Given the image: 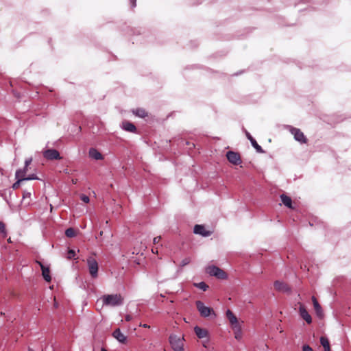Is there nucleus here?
I'll return each mask as SVG.
<instances>
[{"label": "nucleus", "instance_id": "c03bdc74", "mask_svg": "<svg viewBox=\"0 0 351 351\" xmlns=\"http://www.w3.org/2000/svg\"><path fill=\"white\" fill-rule=\"evenodd\" d=\"M152 252L153 253H154V252L158 253V251H157V250H156H156H154V249H152Z\"/></svg>", "mask_w": 351, "mask_h": 351}, {"label": "nucleus", "instance_id": "bb28decb", "mask_svg": "<svg viewBox=\"0 0 351 351\" xmlns=\"http://www.w3.org/2000/svg\"><path fill=\"white\" fill-rule=\"evenodd\" d=\"M0 233L2 234L3 237H5L7 236L5 225L2 221H0Z\"/></svg>", "mask_w": 351, "mask_h": 351}, {"label": "nucleus", "instance_id": "e433bc0d", "mask_svg": "<svg viewBox=\"0 0 351 351\" xmlns=\"http://www.w3.org/2000/svg\"><path fill=\"white\" fill-rule=\"evenodd\" d=\"M125 319L127 322H130L132 319V317L130 315H127Z\"/></svg>", "mask_w": 351, "mask_h": 351}, {"label": "nucleus", "instance_id": "393cba45", "mask_svg": "<svg viewBox=\"0 0 351 351\" xmlns=\"http://www.w3.org/2000/svg\"><path fill=\"white\" fill-rule=\"evenodd\" d=\"M75 234H76L75 230L72 228H67L65 230V235L67 237H69V238L74 237L75 236Z\"/></svg>", "mask_w": 351, "mask_h": 351}, {"label": "nucleus", "instance_id": "72a5a7b5", "mask_svg": "<svg viewBox=\"0 0 351 351\" xmlns=\"http://www.w3.org/2000/svg\"><path fill=\"white\" fill-rule=\"evenodd\" d=\"M32 161V157L26 158L25 160V165L26 167H28L31 164Z\"/></svg>", "mask_w": 351, "mask_h": 351}, {"label": "nucleus", "instance_id": "9b49d317", "mask_svg": "<svg viewBox=\"0 0 351 351\" xmlns=\"http://www.w3.org/2000/svg\"><path fill=\"white\" fill-rule=\"evenodd\" d=\"M299 313L300 317L306 321L307 324H311L312 318L311 315L306 311L305 306L303 304H300Z\"/></svg>", "mask_w": 351, "mask_h": 351}, {"label": "nucleus", "instance_id": "473e14b6", "mask_svg": "<svg viewBox=\"0 0 351 351\" xmlns=\"http://www.w3.org/2000/svg\"><path fill=\"white\" fill-rule=\"evenodd\" d=\"M302 351H313L308 345H304L302 346Z\"/></svg>", "mask_w": 351, "mask_h": 351}, {"label": "nucleus", "instance_id": "1a4fd4ad", "mask_svg": "<svg viewBox=\"0 0 351 351\" xmlns=\"http://www.w3.org/2000/svg\"><path fill=\"white\" fill-rule=\"evenodd\" d=\"M226 157L228 161L234 165H240L242 162L239 154L233 151H228Z\"/></svg>", "mask_w": 351, "mask_h": 351}, {"label": "nucleus", "instance_id": "f257e3e1", "mask_svg": "<svg viewBox=\"0 0 351 351\" xmlns=\"http://www.w3.org/2000/svg\"><path fill=\"white\" fill-rule=\"evenodd\" d=\"M103 305L106 306H119L123 304V298L120 294L104 295L100 298Z\"/></svg>", "mask_w": 351, "mask_h": 351}, {"label": "nucleus", "instance_id": "4be33fe9", "mask_svg": "<svg viewBox=\"0 0 351 351\" xmlns=\"http://www.w3.org/2000/svg\"><path fill=\"white\" fill-rule=\"evenodd\" d=\"M132 113L140 118H145L147 116V113L143 108H136L132 110Z\"/></svg>", "mask_w": 351, "mask_h": 351}, {"label": "nucleus", "instance_id": "f3484780", "mask_svg": "<svg viewBox=\"0 0 351 351\" xmlns=\"http://www.w3.org/2000/svg\"><path fill=\"white\" fill-rule=\"evenodd\" d=\"M122 128L130 132H135L136 130V128L132 123H130L129 121H123L122 123Z\"/></svg>", "mask_w": 351, "mask_h": 351}, {"label": "nucleus", "instance_id": "a19ab883", "mask_svg": "<svg viewBox=\"0 0 351 351\" xmlns=\"http://www.w3.org/2000/svg\"><path fill=\"white\" fill-rule=\"evenodd\" d=\"M101 351H108V350L104 348H101Z\"/></svg>", "mask_w": 351, "mask_h": 351}, {"label": "nucleus", "instance_id": "f704fd0d", "mask_svg": "<svg viewBox=\"0 0 351 351\" xmlns=\"http://www.w3.org/2000/svg\"><path fill=\"white\" fill-rule=\"evenodd\" d=\"M161 239V237L160 236H158V237H156L154 238V243H158Z\"/></svg>", "mask_w": 351, "mask_h": 351}, {"label": "nucleus", "instance_id": "f8f14e48", "mask_svg": "<svg viewBox=\"0 0 351 351\" xmlns=\"http://www.w3.org/2000/svg\"><path fill=\"white\" fill-rule=\"evenodd\" d=\"M245 136L247 138V139L250 141L252 147L256 149V151L258 153H261V154L265 153V151L263 149L261 146H260L257 143L256 141L252 136V135L250 134V132H248L247 130H245Z\"/></svg>", "mask_w": 351, "mask_h": 351}, {"label": "nucleus", "instance_id": "b1692460", "mask_svg": "<svg viewBox=\"0 0 351 351\" xmlns=\"http://www.w3.org/2000/svg\"><path fill=\"white\" fill-rule=\"evenodd\" d=\"M27 167L25 165L23 169H18L15 173L16 178H25L26 176V173L27 171Z\"/></svg>", "mask_w": 351, "mask_h": 351}, {"label": "nucleus", "instance_id": "37998d69", "mask_svg": "<svg viewBox=\"0 0 351 351\" xmlns=\"http://www.w3.org/2000/svg\"><path fill=\"white\" fill-rule=\"evenodd\" d=\"M152 252L153 253H154V252L158 253V251H157V250H156H156H154V249H152Z\"/></svg>", "mask_w": 351, "mask_h": 351}, {"label": "nucleus", "instance_id": "58836bf2", "mask_svg": "<svg viewBox=\"0 0 351 351\" xmlns=\"http://www.w3.org/2000/svg\"><path fill=\"white\" fill-rule=\"evenodd\" d=\"M235 330V338L238 339L239 338V335L241 333V332H239L237 330Z\"/></svg>", "mask_w": 351, "mask_h": 351}, {"label": "nucleus", "instance_id": "5701e85b", "mask_svg": "<svg viewBox=\"0 0 351 351\" xmlns=\"http://www.w3.org/2000/svg\"><path fill=\"white\" fill-rule=\"evenodd\" d=\"M320 343L323 346L324 351H330V343L328 338L325 337H321Z\"/></svg>", "mask_w": 351, "mask_h": 351}, {"label": "nucleus", "instance_id": "2f4dec72", "mask_svg": "<svg viewBox=\"0 0 351 351\" xmlns=\"http://www.w3.org/2000/svg\"><path fill=\"white\" fill-rule=\"evenodd\" d=\"M80 199L84 203H88L90 201V198L88 197V196L84 194L80 195Z\"/></svg>", "mask_w": 351, "mask_h": 351}, {"label": "nucleus", "instance_id": "ea45409f", "mask_svg": "<svg viewBox=\"0 0 351 351\" xmlns=\"http://www.w3.org/2000/svg\"><path fill=\"white\" fill-rule=\"evenodd\" d=\"M36 263L40 265L41 267V265H43L40 261H36Z\"/></svg>", "mask_w": 351, "mask_h": 351}, {"label": "nucleus", "instance_id": "6e6552de", "mask_svg": "<svg viewBox=\"0 0 351 351\" xmlns=\"http://www.w3.org/2000/svg\"><path fill=\"white\" fill-rule=\"evenodd\" d=\"M43 155L44 158L49 160L61 159L59 152L55 149H46L43 152Z\"/></svg>", "mask_w": 351, "mask_h": 351}, {"label": "nucleus", "instance_id": "4468645a", "mask_svg": "<svg viewBox=\"0 0 351 351\" xmlns=\"http://www.w3.org/2000/svg\"><path fill=\"white\" fill-rule=\"evenodd\" d=\"M88 156L94 160H102L104 158L102 154L95 148H90L88 151Z\"/></svg>", "mask_w": 351, "mask_h": 351}, {"label": "nucleus", "instance_id": "2eb2a0df", "mask_svg": "<svg viewBox=\"0 0 351 351\" xmlns=\"http://www.w3.org/2000/svg\"><path fill=\"white\" fill-rule=\"evenodd\" d=\"M312 302H313V306H314V308H315L317 315L319 317H322L324 315V313H323L322 306L319 304L318 301L317 300V299L315 296L312 297Z\"/></svg>", "mask_w": 351, "mask_h": 351}, {"label": "nucleus", "instance_id": "aec40b11", "mask_svg": "<svg viewBox=\"0 0 351 351\" xmlns=\"http://www.w3.org/2000/svg\"><path fill=\"white\" fill-rule=\"evenodd\" d=\"M41 270H42V275L43 278L47 282H50L51 280V277L50 276V271L49 267H46L44 265H41Z\"/></svg>", "mask_w": 351, "mask_h": 351}, {"label": "nucleus", "instance_id": "0eeeda50", "mask_svg": "<svg viewBox=\"0 0 351 351\" xmlns=\"http://www.w3.org/2000/svg\"><path fill=\"white\" fill-rule=\"evenodd\" d=\"M226 316L230 322V324L232 326V328L234 330H237L238 332H240L241 331V326L238 322L237 317L230 309H228L226 311Z\"/></svg>", "mask_w": 351, "mask_h": 351}, {"label": "nucleus", "instance_id": "cd10ccee", "mask_svg": "<svg viewBox=\"0 0 351 351\" xmlns=\"http://www.w3.org/2000/svg\"><path fill=\"white\" fill-rule=\"evenodd\" d=\"M23 180H24V181L34 180H38V178L36 174L33 173V174L29 175L28 176H25V178H23Z\"/></svg>", "mask_w": 351, "mask_h": 351}, {"label": "nucleus", "instance_id": "423d86ee", "mask_svg": "<svg viewBox=\"0 0 351 351\" xmlns=\"http://www.w3.org/2000/svg\"><path fill=\"white\" fill-rule=\"evenodd\" d=\"M169 342L174 351H184L182 341L176 335H171L169 337Z\"/></svg>", "mask_w": 351, "mask_h": 351}, {"label": "nucleus", "instance_id": "7c9ffc66", "mask_svg": "<svg viewBox=\"0 0 351 351\" xmlns=\"http://www.w3.org/2000/svg\"><path fill=\"white\" fill-rule=\"evenodd\" d=\"M190 262H191V258L189 257L184 258L181 261L180 266L181 267H184V266L187 265L188 264H189Z\"/></svg>", "mask_w": 351, "mask_h": 351}, {"label": "nucleus", "instance_id": "4c0bfd02", "mask_svg": "<svg viewBox=\"0 0 351 351\" xmlns=\"http://www.w3.org/2000/svg\"><path fill=\"white\" fill-rule=\"evenodd\" d=\"M139 326H141V327H143L145 328H150V326L148 324H140Z\"/></svg>", "mask_w": 351, "mask_h": 351}, {"label": "nucleus", "instance_id": "39448f33", "mask_svg": "<svg viewBox=\"0 0 351 351\" xmlns=\"http://www.w3.org/2000/svg\"><path fill=\"white\" fill-rule=\"evenodd\" d=\"M86 263L90 276L96 278L98 276L99 269L97 261L93 257H88Z\"/></svg>", "mask_w": 351, "mask_h": 351}, {"label": "nucleus", "instance_id": "c756f323", "mask_svg": "<svg viewBox=\"0 0 351 351\" xmlns=\"http://www.w3.org/2000/svg\"><path fill=\"white\" fill-rule=\"evenodd\" d=\"M16 178L17 179V181L12 184V188L14 189H17L19 186L20 182L24 181V180H23V178Z\"/></svg>", "mask_w": 351, "mask_h": 351}, {"label": "nucleus", "instance_id": "dca6fc26", "mask_svg": "<svg viewBox=\"0 0 351 351\" xmlns=\"http://www.w3.org/2000/svg\"><path fill=\"white\" fill-rule=\"evenodd\" d=\"M112 335L117 341L121 343H125L126 341V337L121 332L119 328L114 330Z\"/></svg>", "mask_w": 351, "mask_h": 351}, {"label": "nucleus", "instance_id": "a18cd8bd", "mask_svg": "<svg viewBox=\"0 0 351 351\" xmlns=\"http://www.w3.org/2000/svg\"><path fill=\"white\" fill-rule=\"evenodd\" d=\"M8 241L10 243V242H11L10 239H9L8 240Z\"/></svg>", "mask_w": 351, "mask_h": 351}, {"label": "nucleus", "instance_id": "a211bd4d", "mask_svg": "<svg viewBox=\"0 0 351 351\" xmlns=\"http://www.w3.org/2000/svg\"><path fill=\"white\" fill-rule=\"evenodd\" d=\"M194 331L197 337L199 339H203L208 336V331L206 329L202 328L199 326L194 328Z\"/></svg>", "mask_w": 351, "mask_h": 351}, {"label": "nucleus", "instance_id": "ddd939ff", "mask_svg": "<svg viewBox=\"0 0 351 351\" xmlns=\"http://www.w3.org/2000/svg\"><path fill=\"white\" fill-rule=\"evenodd\" d=\"M274 287L276 290L289 293L291 291V289L288 287V285L281 281L276 280L274 282Z\"/></svg>", "mask_w": 351, "mask_h": 351}, {"label": "nucleus", "instance_id": "7ed1b4c3", "mask_svg": "<svg viewBox=\"0 0 351 351\" xmlns=\"http://www.w3.org/2000/svg\"><path fill=\"white\" fill-rule=\"evenodd\" d=\"M206 272L211 276H215L220 280H225L228 278L227 274L221 268L215 266L209 265L206 268Z\"/></svg>", "mask_w": 351, "mask_h": 351}, {"label": "nucleus", "instance_id": "9d476101", "mask_svg": "<svg viewBox=\"0 0 351 351\" xmlns=\"http://www.w3.org/2000/svg\"><path fill=\"white\" fill-rule=\"evenodd\" d=\"M193 232L204 237H207L212 234V232L210 230H206L204 226L199 224H197L194 226Z\"/></svg>", "mask_w": 351, "mask_h": 351}, {"label": "nucleus", "instance_id": "f03ea898", "mask_svg": "<svg viewBox=\"0 0 351 351\" xmlns=\"http://www.w3.org/2000/svg\"><path fill=\"white\" fill-rule=\"evenodd\" d=\"M195 305L197 311H199L200 315L203 317H208L209 316L216 317V314L211 307L206 306L204 305V302L200 300H197L195 302Z\"/></svg>", "mask_w": 351, "mask_h": 351}, {"label": "nucleus", "instance_id": "a878e982", "mask_svg": "<svg viewBox=\"0 0 351 351\" xmlns=\"http://www.w3.org/2000/svg\"><path fill=\"white\" fill-rule=\"evenodd\" d=\"M195 286L204 291H206L208 288V286L204 282H200L195 284Z\"/></svg>", "mask_w": 351, "mask_h": 351}, {"label": "nucleus", "instance_id": "79ce46f5", "mask_svg": "<svg viewBox=\"0 0 351 351\" xmlns=\"http://www.w3.org/2000/svg\"><path fill=\"white\" fill-rule=\"evenodd\" d=\"M152 252L153 253H154V252L158 253V251H157V250H156H156H154V249H152Z\"/></svg>", "mask_w": 351, "mask_h": 351}, {"label": "nucleus", "instance_id": "20e7f679", "mask_svg": "<svg viewBox=\"0 0 351 351\" xmlns=\"http://www.w3.org/2000/svg\"><path fill=\"white\" fill-rule=\"evenodd\" d=\"M287 128L289 130L291 134L293 135L294 139L302 144L307 143V138L304 133L298 128H293L291 125H287Z\"/></svg>", "mask_w": 351, "mask_h": 351}, {"label": "nucleus", "instance_id": "c85d7f7f", "mask_svg": "<svg viewBox=\"0 0 351 351\" xmlns=\"http://www.w3.org/2000/svg\"><path fill=\"white\" fill-rule=\"evenodd\" d=\"M75 255H76V253H75V250H69L68 253H67V258L69 260L72 259V258H75Z\"/></svg>", "mask_w": 351, "mask_h": 351}, {"label": "nucleus", "instance_id": "412c9836", "mask_svg": "<svg viewBox=\"0 0 351 351\" xmlns=\"http://www.w3.org/2000/svg\"><path fill=\"white\" fill-rule=\"evenodd\" d=\"M280 199H281L282 204L285 206H286L287 207H288L289 208H292V200H291V197H289V196H287L285 194H282L280 195Z\"/></svg>", "mask_w": 351, "mask_h": 351}, {"label": "nucleus", "instance_id": "6ab92c4d", "mask_svg": "<svg viewBox=\"0 0 351 351\" xmlns=\"http://www.w3.org/2000/svg\"><path fill=\"white\" fill-rule=\"evenodd\" d=\"M31 193L27 191H23V199L21 203L24 204L25 206H28L31 204Z\"/></svg>", "mask_w": 351, "mask_h": 351}, {"label": "nucleus", "instance_id": "c9c22d12", "mask_svg": "<svg viewBox=\"0 0 351 351\" xmlns=\"http://www.w3.org/2000/svg\"><path fill=\"white\" fill-rule=\"evenodd\" d=\"M136 0H130L131 7L132 8H135L136 5Z\"/></svg>", "mask_w": 351, "mask_h": 351}]
</instances>
